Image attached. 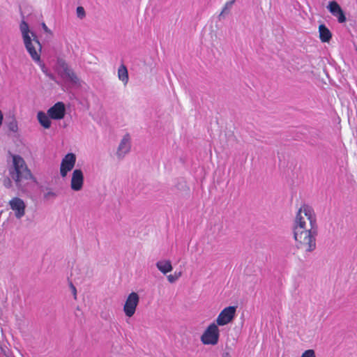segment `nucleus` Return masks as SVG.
Wrapping results in <instances>:
<instances>
[{"instance_id":"f8f14e48","label":"nucleus","mask_w":357,"mask_h":357,"mask_svg":"<svg viewBox=\"0 0 357 357\" xmlns=\"http://www.w3.org/2000/svg\"><path fill=\"white\" fill-rule=\"evenodd\" d=\"M319 38L323 43H328L332 38V34L330 30L324 25L320 24L319 26Z\"/></svg>"},{"instance_id":"6ab92c4d","label":"nucleus","mask_w":357,"mask_h":357,"mask_svg":"<svg viewBox=\"0 0 357 357\" xmlns=\"http://www.w3.org/2000/svg\"><path fill=\"white\" fill-rule=\"evenodd\" d=\"M334 16L337 18V20L340 23H344L347 20V18L345 17V15L342 10V9L341 10H340L338 12V13H336V15H335Z\"/></svg>"},{"instance_id":"f3484780","label":"nucleus","mask_w":357,"mask_h":357,"mask_svg":"<svg viewBox=\"0 0 357 357\" xmlns=\"http://www.w3.org/2000/svg\"><path fill=\"white\" fill-rule=\"evenodd\" d=\"M64 74L72 82L75 84L78 82L79 79L72 69L69 68L64 73Z\"/></svg>"},{"instance_id":"b1692460","label":"nucleus","mask_w":357,"mask_h":357,"mask_svg":"<svg viewBox=\"0 0 357 357\" xmlns=\"http://www.w3.org/2000/svg\"><path fill=\"white\" fill-rule=\"evenodd\" d=\"M3 185L7 188H10L11 185H12V182L10 181V178H8V177L4 178V180H3Z\"/></svg>"},{"instance_id":"aec40b11","label":"nucleus","mask_w":357,"mask_h":357,"mask_svg":"<svg viewBox=\"0 0 357 357\" xmlns=\"http://www.w3.org/2000/svg\"><path fill=\"white\" fill-rule=\"evenodd\" d=\"M181 275V272L176 273L175 272L174 275H169L167 277V279L169 282H174L176 280H178Z\"/></svg>"},{"instance_id":"5701e85b","label":"nucleus","mask_w":357,"mask_h":357,"mask_svg":"<svg viewBox=\"0 0 357 357\" xmlns=\"http://www.w3.org/2000/svg\"><path fill=\"white\" fill-rule=\"evenodd\" d=\"M59 66H60L61 68L63 70V73H65L67 70H68L70 68L68 67V64L64 61H60Z\"/></svg>"},{"instance_id":"1a4fd4ad","label":"nucleus","mask_w":357,"mask_h":357,"mask_svg":"<svg viewBox=\"0 0 357 357\" xmlns=\"http://www.w3.org/2000/svg\"><path fill=\"white\" fill-rule=\"evenodd\" d=\"M65 114L66 107L64 103L62 102L55 103L47 110L49 116L55 120L62 119L65 116Z\"/></svg>"},{"instance_id":"412c9836","label":"nucleus","mask_w":357,"mask_h":357,"mask_svg":"<svg viewBox=\"0 0 357 357\" xmlns=\"http://www.w3.org/2000/svg\"><path fill=\"white\" fill-rule=\"evenodd\" d=\"M77 15L80 19H82L85 17V15H86L85 10L82 6H78L77 8Z\"/></svg>"},{"instance_id":"dca6fc26","label":"nucleus","mask_w":357,"mask_h":357,"mask_svg":"<svg viewBox=\"0 0 357 357\" xmlns=\"http://www.w3.org/2000/svg\"><path fill=\"white\" fill-rule=\"evenodd\" d=\"M328 8L333 15H336V13H338V12L342 10L340 5L335 1H330Z\"/></svg>"},{"instance_id":"7ed1b4c3","label":"nucleus","mask_w":357,"mask_h":357,"mask_svg":"<svg viewBox=\"0 0 357 357\" xmlns=\"http://www.w3.org/2000/svg\"><path fill=\"white\" fill-rule=\"evenodd\" d=\"M9 174L18 187L24 181L32 178L31 171L27 167L24 160L17 155L13 156V165L9 168Z\"/></svg>"},{"instance_id":"393cba45","label":"nucleus","mask_w":357,"mask_h":357,"mask_svg":"<svg viewBox=\"0 0 357 357\" xmlns=\"http://www.w3.org/2000/svg\"><path fill=\"white\" fill-rule=\"evenodd\" d=\"M70 287L72 290V293L74 296V298L76 300L77 299V289H76L75 287L73 284V283L70 284Z\"/></svg>"},{"instance_id":"f257e3e1","label":"nucleus","mask_w":357,"mask_h":357,"mask_svg":"<svg viewBox=\"0 0 357 357\" xmlns=\"http://www.w3.org/2000/svg\"><path fill=\"white\" fill-rule=\"evenodd\" d=\"M293 234L297 249L311 252L316 249L318 227L314 209L303 204L296 213L293 224Z\"/></svg>"},{"instance_id":"bb28decb","label":"nucleus","mask_w":357,"mask_h":357,"mask_svg":"<svg viewBox=\"0 0 357 357\" xmlns=\"http://www.w3.org/2000/svg\"><path fill=\"white\" fill-rule=\"evenodd\" d=\"M3 114L1 112V111L0 110V126H1L2 124V121H3Z\"/></svg>"},{"instance_id":"423d86ee","label":"nucleus","mask_w":357,"mask_h":357,"mask_svg":"<svg viewBox=\"0 0 357 357\" xmlns=\"http://www.w3.org/2000/svg\"><path fill=\"white\" fill-rule=\"evenodd\" d=\"M139 303V296L136 292H131L128 294L123 305V312L126 317H132L137 310Z\"/></svg>"},{"instance_id":"20e7f679","label":"nucleus","mask_w":357,"mask_h":357,"mask_svg":"<svg viewBox=\"0 0 357 357\" xmlns=\"http://www.w3.org/2000/svg\"><path fill=\"white\" fill-rule=\"evenodd\" d=\"M219 337L220 330L218 326L212 323L204 331L200 340L204 345H215L219 341Z\"/></svg>"},{"instance_id":"0eeeda50","label":"nucleus","mask_w":357,"mask_h":357,"mask_svg":"<svg viewBox=\"0 0 357 357\" xmlns=\"http://www.w3.org/2000/svg\"><path fill=\"white\" fill-rule=\"evenodd\" d=\"M76 162V155L73 153L66 154L62 159L60 166V174L62 177H66L67 174L75 167Z\"/></svg>"},{"instance_id":"a878e982","label":"nucleus","mask_w":357,"mask_h":357,"mask_svg":"<svg viewBox=\"0 0 357 357\" xmlns=\"http://www.w3.org/2000/svg\"><path fill=\"white\" fill-rule=\"evenodd\" d=\"M42 26L45 32L51 33V31L49 29V28L46 26V24L44 22L42 24Z\"/></svg>"},{"instance_id":"f03ea898","label":"nucleus","mask_w":357,"mask_h":357,"mask_svg":"<svg viewBox=\"0 0 357 357\" xmlns=\"http://www.w3.org/2000/svg\"><path fill=\"white\" fill-rule=\"evenodd\" d=\"M20 29L24 46L31 59L39 65H42L40 60L42 45L36 35L30 31L28 24L24 20L21 22Z\"/></svg>"},{"instance_id":"cd10ccee","label":"nucleus","mask_w":357,"mask_h":357,"mask_svg":"<svg viewBox=\"0 0 357 357\" xmlns=\"http://www.w3.org/2000/svg\"><path fill=\"white\" fill-rule=\"evenodd\" d=\"M222 357H231L229 352H225L223 354Z\"/></svg>"},{"instance_id":"6e6552de","label":"nucleus","mask_w":357,"mask_h":357,"mask_svg":"<svg viewBox=\"0 0 357 357\" xmlns=\"http://www.w3.org/2000/svg\"><path fill=\"white\" fill-rule=\"evenodd\" d=\"M9 206L15 212V215L17 218L20 219L24 215L26 205L22 199L13 197L9 201Z\"/></svg>"},{"instance_id":"2eb2a0df","label":"nucleus","mask_w":357,"mask_h":357,"mask_svg":"<svg viewBox=\"0 0 357 357\" xmlns=\"http://www.w3.org/2000/svg\"><path fill=\"white\" fill-rule=\"evenodd\" d=\"M118 77L125 84L128 82V73L127 68L124 65H121L118 70Z\"/></svg>"},{"instance_id":"39448f33","label":"nucleus","mask_w":357,"mask_h":357,"mask_svg":"<svg viewBox=\"0 0 357 357\" xmlns=\"http://www.w3.org/2000/svg\"><path fill=\"white\" fill-rule=\"evenodd\" d=\"M236 306L225 307L218 314L215 324L222 326L231 323L236 316Z\"/></svg>"},{"instance_id":"9d476101","label":"nucleus","mask_w":357,"mask_h":357,"mask_svg":"<svg viewBox=\"0 0 357 357\" xmlns=\"http://www.w3.org/2000/svg\"><path fill=\"white\" fill-rule=\"evenodd\" d=\"M84 183L83 172L79 169L73 171L70 181V188L75 191H79L82 188Z\"/></svg>"},{"instance_id":"4be33fe9","label":"nucleus","mask_w":357,"mask_h":357,"mask_svg":"<svg viewBox=\"0 0 357 357\" xmlns=\"http://www.w3.org/2000/svg\"><path fill=\"white\" fill-rule=\"evenodd\" d=\"M301 357H316L315 352L313 349L306 350L302 354Z\"/></svg>"},{"instance_id":"a211bd4d","label":"nucleus","mask_w":357,"mask_h":357,"mask_svg":"<svg viewBox=\"0 0 357 357\" xmlns=\"http://www.w3.org/2000/svg\"><path fill=\"white\" fill-rule=\"evenodd\" d=\"M234 3H235V0H231V1L226 2L220 15L221 16L224 14H228Z\"/></svg>"},{"instance_id":"c85d7f7f","label":"nucleus","mask_w":357,"mask_h":357,"mask_svg":"<svg viewBox=\"0 0 357 357\" xmlns=\"http://www.w3.org/2000/svg\"><path fill=\"white\" fill-rule=\"evenodd\" d=\"M356 51H357V47H356Z\"/></svg>"},{"instance_id":"ddd939ff","label":"nucleus","mask_w":357,"mask_h":357,"mask_svg":"<svg viewBox=\"0 0 357 357\" xmlns=\"http://www.w3.org/2000/svg\"><path fill=\"white\" fill-rule=\"evenodd\" d=\"M47 114L40 111L37 114V119L40 124L45 129H48L51 126V121Z\"/></svg>"},{"instance_id":"9b49d317","label":"nucleus","mask_w":357,"mask_h":357,"mask_svg":"<svg viewBox=\"0 0 357 357\" xmlns=\"http://www.w3.org/2000/svg\"><path fill=\"white\" fill-rule=\"evenodd\" d=\"M130 135L128 134L125 135L119 144V149L117 151V154L119 156L124 155L126 153L129 152V151L130 149Z\"/></svg>"},{"instance_id":"4468645a","label":"nucleus","mask_w":357,"mask_h":357,"mask_svg":"<svg viewBox=\"0 0 357 357\" xmlns=\"http://www.w3.org/2000/svg\"><path fill=\"white\" fill-rule=\"evenodd\" d=\"M156 266L163 274H167L172 271V266L169 260L159 261L156 263Z\"/></svg>"}]
</instances>
